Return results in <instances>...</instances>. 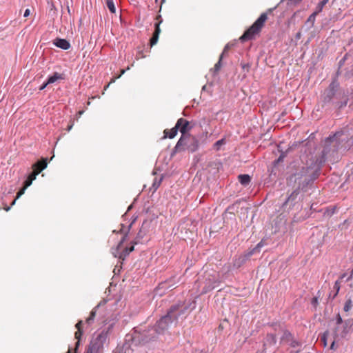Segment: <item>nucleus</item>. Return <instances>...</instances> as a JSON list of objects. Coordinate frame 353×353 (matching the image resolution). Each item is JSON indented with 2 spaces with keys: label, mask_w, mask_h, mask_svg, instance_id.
<instances>
[{
  "label": "nucleus",
  "mask_w": 353,
  "mask_h": 353,
  "mask_svg": "<svg viewBox=\"0 0 353 353\" xmlns=\"http://www.w3.org/2000/svg\"><path fill=\"white\" fill-rule=\"evenodd\" d=\"M106 6L112 13L116 12V7L114 0H105Z\"/></svg>",
  "instance_id": "nucleus-22"
},
{
  "label": "nucleus",
  "mask_w": 353,
  "mask_h": 353,
  "mask_svg": "<svg viewBox=\"0 0 353 353\" xmlns=\"http://www.w3.org/2000/svg\"><path fill=\"white\" fill-rule=\"evenodd\" d=\"M198 147H199L198 141L195 139H192V143L190 145H187L186 150L191 152H194L198 149Z\"/></svg>",
  "instance_id": "nucleus-19"
},
{
  "label": "nucleus",
  "mask_w": 353,
  "mask_h": 353,
  "mask_svg": "<svg viewBox=\"0 0 353 353\" xmlns=\"http://www.w3.org/2000/svg\"><path fill=\"white\" fill-rule=\"evenodd\" d=\"M26 188L27 187L24 185V187L18 192L16 199L21 197L25 193Z\"/></svg>",
  "instance_id": "nucleus-35"
},
{
  "label": "nucleus",
  "mask_w": 353,
  "mask_h": 353,
  "mask_svg": "<svg viewBox=\"0 0 353 353\" xmlns=\"http://www.w3.org/2000/svg\"><path fill=\"white\" fill-rule=\"evenodd\" d=\"M267 19V14L262 13L256 21L239 38L241 41L244 42L254 39L255 36L260 32Z\"/></svg>",
  "instance_id": "nucleus-5"
},
{
  "label": "nucleus",
  "mask_w": 353,
  "mask_h": 353,
  "mask_svg": "<svg viewBox=\"0 0 353 353\" xmlns=\"http://www.w3.org/2000/svg\"><path fill=\"white\" fill-rule=\"evenodd\" d=\"M82 324H83V321H79V322L75 325V327L77 329V331L74 333V337L77 339L75 348H74V351L71 348H69L67 353H77L78 347L80 343L81 338V336L83 334V332L81 330Z\"/></svg>",
  "instance_id": "nucleus-11"
},
{
  "label": "nucleus",
  "mask_w": 353,
  "mask_h": 353,
  "mask_svg": "<svg viewBox=\"0 0 353 353\" xmlns=\"http://www.w3.org/2000/svg\"><path fill=\"white\" fill-rule=\"evenodd\" d=\"M296 39H300L301 38V32H298L296 35Z\"/></svg>",
  "instance_id": "nucleus-47"
},
{
  "label": "nucleus",
  "mask_w": 353,
  "mask_h": 353,
  "mask_svg": "<svg viewBox=\"0 0 353 353\" xmlns=\"http://www.w3.org/2000/svg\"><path fill=\"white\" fill-rule=\"evenodd\" d=\"M241 67L243 70H246L247 71H248V69L250 68V65L248 63H241Z\"/></svg>",
  "instance_id": "nucleus-40"
},
{
  "label": "nucleus",
  "mask_w": 353,
  "mask_h": 353,
  "mask_svg": "<svg viewBox=\"0 0 353 353\" xmlns=\"http://www.w3.org/2000/svg\"><path fill=\"white\" fill-rule=\"evenodd\" d=\"M122 228L121 230V232L123 233L121 239L119 240L117 245L115 248H112V254L114 257H118L119 259H124L131 252L134 250V245L130 246V248L123 247V243L125 241L127 237V233L124 231V225L121 224Z\"/></svg>",
  "instance_id": "nucleus-6"
},
{
  "label": "nucleus",
  "mask_w": 353,
  "mask_h": 353,
  "mask_svg": "<svg viewBox=\"0 0 353 353\" xmlns=\"http://www.w3.org/2000/svg\"><path fill=\"white\" fill-rule=\"evenodd\" d=\"M145 235V232H143L142 231V230H140L139 232L137 234V236L136 238V239L134 240V241L133 242L134 244H137L138 243H139V240L141 239H142Z\"/></svg>",
  "instance_id": "nucleus-28"
},
{
  "label": "nucleus",
  "mask_w": 353,
  "mask_h": 353,
  "mask_svg": "<svg viewBox=\"0 0 353 353\" xmlns=\"http://www.w3.org/2000/svg\"><path fill=\"white\" fill-rule=\"evenodd\" d=\"M10 208H11L10 206L6 207V208H5V210L8 212L10 210Z\"/></svg>",
  "instance_id": "nucleus-50"
},
{
  "label": "nucleus",
  "mask_w": 353,
  "mask_h": 353,
  "mask_svg": "<svg viewBox=\"0 0 353 353\" xmlns=\"http://www.w3.org/2000/svg\"><path fill=\"white\" fill-rule=\"evenodd\" d=\"M165 1V0H161V3H163Z\"/></svg>",
  "instance_id": "nucleus-58"
},
{
  "label": "nucleus",
  "mask_w": 353,
  "mask_h": 353,
  "mask_svg": "<svg viewBox=\"0 0 353 353\" xmlns=\"http://www.w3.org/2000/svg\"><path fill=\"white\" fill-rule=\"evenodd\" d=\"M352 301L350 299H349L345 301L343 310L345 312H348L352 309Z\"/></svg>",
  "instance_id": "nucleus-24"
},
{
  "label": "nucleus",
  "mask_w": 353,
  "mask_h": 353,
  "mask_svg": "<svg viewBox=\"0 0 353 353\" xmlns=\"http://www.w3.org/2000/svg\"><path fill=\"white\" fill-rule=\"evenodd\" d=\"M281 158H282V157L281 156V157L279 158L278 161L281 160Z\"/></svg>",
  "instance_id": "nucleus-57"
},
{
  "label": "nucleus",
  "mask_w": 353,
  "mask_h": 353,
  "mask_svg": "<svg viewBox=\"0 0 353 353\" xmlns=\"http://www.w3.org/2000/svg\"><path fill=\"white\" fill-rule=\"evenodd\" d=\"M334 288L336 290V292L333 295V299L335 298V296H336V295L338 294V293H339V292L340 290V283H339V281H336L335 282L334 285Z\"/></svg>",
  "instance_id": "nucleus-30"
},
{
  "label": "nucleus",
  "mask_w": 353,
  "mask_h": 353,
  "mask_svg": "<svg viewBox=\"0 0 353 353\" xmlns=\"http://www.w3.org/2000/svg\"><path fill=\"white\" fill-rule=\"evenodd\" d=\"M316 14L317 12H313L312 14L310 15V17H308L307 21H306V25H308V29H310L311 28H312L314 25V23H315V20H316Z\"/></svg>",
  "instance_id": "nucleus-21"
},
{
  "label": "nucleus",
  "mask_w": 353,
  "mask_h": 353,
  "mask_svg": "<svg viewBox=\"0 0 353 353\" xmlns=\"http://www.w3.org/2000/svg\"><path fill=\"white\" fill-rule=\"evenodd\" d=\"M225 143V141L224 139H221V140H219L217 141L215 143H214V147L216 148V150H219L220 146L221 145H223V143Z\"/></svg>",
  "instance_id": "nucleus-33"
},
{
  "label": "nucleus",
  "mask_w": 353,
  "mask_h": 353,
  "mask_svg": "<svg viewBox=\"0 0 353 353\" xmlns=\"http://www.w3.org/2000/svg\"><path fill=\"white\" fill-rule=\"evenodd\" d=\"M177 127L179 128V131L183 135H187L186 133L190 131L192 128L190 126V123L187 120L180 118L178 119L176 122Z\"/></svg>",
  "instance_id": "nucleus-12"
},
{
  "label": "nucleus",
  "mask_w": 353,
  "mask_h": 353,
  "mask_svg": "<svg viewBox=\"0 0 353 353\" xmlns=\"http://www.w3.org/2000/svg\"><path fill=\"white\" fill-rule=\"evenodd\" d=\"M160 32H161V30L159 28V23H156L155 24V31H154V34L159 35Z\"/></svg>",
  "instance_id": "nucleus-38"
},
{
  "label": "nucleus",
  "mask_w": 353,
  "mask_h": 353,
  "mask_svg": "<svg viewBox=\"0 0 353 353\" xmlns=\"http://www.w3.org/2000/svg\"><path fill=\"white\" fill-rule=\"evenodd\" d=\"M63 77L61 76V74H59L58 72H55L53 75L50 76L47 81H46V84H52V83H54V82H56L57 80L59 79H62Z\"/></svg>",
  "instance_id": "nucleus-20"
},
{
  "label": "nucleus",
  "mask_w": 353,
  "mask_h": 353,
  "mask_svg": "<svg viewBox=\"0 0 353 353\" xmlns=\"http://www.w3.org/2000/svg\"><path fill=\"white\" fill-rule=\"evenodd\" d=\"M338 339H334V338H333V341H332V343H331V345H330V349H331V350H336V346H335V343H336V340H338Z\"/></svg>",
  "instance_id": "nucleus-39"
},
{
  "label": "nucleus",
  "mask_w": 353,
  "mask_h": 353,
  "mask_svg": "<svg viewBox=\"0 0 353 353\" xmlns=\"http://www.w3.org/2000/svg\"><path fill=\"white\" fill-rule=\"evenodd\" d=\"M48 84H46V82L44 83L40 88V90H43V89H45L46 88V86L48 85Z\"/></svg>",
  "instance_id": "nucleus-43"
},
{
  "label": "nucleus",
  "mask_w": 353,
  "mask_h": 353,
  "mask_svg": "<svg viewBox=\"0 0 353 353\" xmlns=\"http://www.w3.org/2000/svg\"><path fill=\"white\" fill-rule=\"evenodd\" d=\"M105 303H106V301L105 300H103V301H100V303L91 311L89 317L87 318L86 321H85V322H86L88 325H91L94 323V319H95V316H96L97 310L99 307H101L103 305H104Z\"/></svg>",
  "instance_id": "nucleus-14"
},
{
  "label": "nucleus",
  "mask_w": 353,
  "mask_h": 353,
  "mask_svg": "<svg viewBox=\"0 0 353 353\" xmlns=\"http://www.w3.org/2000/svg\"><path fill=\"white\" fill-rule=\"evenodd\" d=\"M312 304L314 306H316L318 304V298L314 297L312 300Z\"/></svg>",
  "instance_id": "nucleus-41"
},
{
  "label": "nucleus",
  "mask_w": 353,
  "mask_h": 353,
  "mask_svg": "<svg viewBox=\"0 0 353 353\" xmlns=\"http://www.w3.org/2000/svg\"><path fill=\"white\" fill-rule=\"evenodd\" d=\"M78 114H79V116H81V115H82V114H83V110L79 111V112H78Z\"/></svg>",
  "instance_id": "nucleus-52"
},
{
  "label": "nucleus",
  "mask_w": 353,
  "mask_h": 353,
  "mask_svg": "<svg viewBox=\"0 0 353 353\" xmlns=\"http://www.w3.org/2000/svg\"><path fill=\"white\" fill-rule=\"evenodd\" d=\"M328 0H323L319 3V10H321L323 6L327 3Z\"/></svg>",
  "instance_id": "nucleus-37"
},
{
  "label": "nucleus",
  "mask_w": 353,
  "mask_h": 353,
  "mask_svg": "<svg viewBox=\"0 0 353 353\" xmlns=\"http://www.w3.org/2000/svg\"><path fill=\"white\" fill-rule=\"evenodd\" d=\"M221 60H222V59H221V57H220V58H219V61H218V62L215 64V65H214V70H215L216 72L219 71V70H220V68H221Z\"/></svg>",
  "instance_id": "nucleus-36"
},
{
  "label": "nucleus",
  "mask_w": 353,
  "mask_h": 353,
  "mask_svg": "<svg viewBox=\"0 0 353 353\" xmlns=\"http://www.w3.org/2000/svg\"><path fill=\"white\" fill-rule=\"evenodd\" d=\"M347 57H348V54H346L343 57V58H342V59H344V61H345V60H347Z\"/></svg>",
  "instance_id": "nucleus-48"
},
{
  "label": "nucleus",
  "mask_w": 353,
  "mask_h": 353,
  "mask_svg": "<svg viewBox=\"0 0 353 353\" xmlns=\"http://www.w3.org/2000/svg\"><path fill=\"white\" fill-rule=\"evenodd\" d=\"M263 241H261L250 252V255H252L254 252H256V251H259L260 248H262L264 245Z\"/></svg>",
  "instance_id": "nucleus-27"
},
{
  "label": "nucleus",
  "mask_w": 353,
  "mask_h": 353,
  "mask_svg": "<svg viewBox=\"0 0 353 353\" xmlns=\"http://www.w3.org/2000/svg\"><path fill=\"white\" fill-rule=\"evenodd\" d=\"M231 46H232V45H230V43H228L225 45L221 54L220 55L221 59H223V56L228 52V50L231 48Z\"/></svg>",
  "instance_id": "nucleus-32"
},
{
  "label": "nucleus",
  "mask_w": 353,
  "mask_h": 353,
  "mask_svg": "<svg viewBox=\"0 0 353 353\" xmlns=\"http://www.w3.org/2000/svg\"><path fill=\"white\" fill-rule=\"evenodd\" d=\"M336 134H334V137H329L328 139H334V138L336 136Z\"/></svg>",
  "instance_id": "nucleus-54"
},
{
  "label": "nucleus",
  "mask_w": 353,
  "mask_h": 353,
  "mask_svg": "<svg viewBox=\"0 0 353 353\" xmlns=\"http://www.w3.org/2000/svg\"><path fill=\"white\" fill-rule=\"evenodd\" d=\"M344 63H345L344 59H341L340 60V61H339V66L343 65L344 64Z\"/></svg>",
  "instance_id": "nucleus-44"
},
{
  "label": "nucleus",
  "mask_w": 353,
  "mask_h": 353,
  "mask_svg": "<svg viewBox=\"0 0 353 353\" xmlns=\"http://www.w3.org/2000/svg\"><path fill=\"white\" fill-rule=\"evenodd\" d=\"M155 1H156V2H157V1H158V0H155Z\"/></svg>",
  "instance_id": "nucleus-59"
},
{
  "label": "nucleus",
  "mask_w": 353,
  "mask_h": 353,
  "mask_svg": "<svg viewBox=\"0 0 353 353\" xmlns=\"http://www.w3.org/2000/svg\"><path fill=\"white\" fill-rule=\"evenodd\" d=\"M171 281H166L165 283H162L159 285V288L161 289H168L173 286V285L170 284Z\"/></svg>",
  "instance_id": "nucleus-29"
},
{
  "label": "nucleus",
  "mask_w": 353,
  "mask_h": 353,
  "mask_svg": "<svg viewBox=\"0 0 353 353\" xmlns=\"http://www.w3.org/2000/svg\"><path fill=\"white\" fill-rule=\"evenodd\" d=\"M347 57H348V54H346L343 57V58H342V59H344V61H345V60H347Z\"/></svg>",
  "instance_id": "nucleus-49"
},
{
  "label": "nucleus",
  "mask_w": 353,
  "mask_h": 353,
  "mask_svg": "<svg viewBox=\"0 0 353 353\" xmlns=\"http://www.w3.org/2000/svg\"><path fill=\"white\" fill-rule=\"evenodd\" d=\"M348 102V97L345 94V92H341V97L340 99H338V100L335 101L334 105L339 108H343V107H345Z\"/></svg>",
  "instance_id": "nucleus-15"
},
{
  "label": "nucleus",
  "mask_w": 353,
  "mask_h": 353,
  "mask_svg": "<svg viewBox=\"0 0 353 353\" xmlns=\"http://www.w3.org/2000/svg\"><path fill=\"white\" fill-rule=\"evenodd\" d=\"M196 307L194 302H191L188 305H175L170 307L166 315L162 316L157 321L155 327L158 333L163 334L170 327L171 325L176 324L179 319L184 316L188 310H192Z\"/></svg>",
  "instance_id": "nucleus-2"
},
{
  "label": "nucleus",
  "mask_w": 353,
  "mask_h": 353,
  "mask_svg": "<svg viewBox=\"0 0 353 353\" xmlns=\"http://www.w3.org/2000/svg\"><path fill=\"white\" fill-rule=\"evenodd\" d=\"M48 163L47 159H43L42 161H39L33 165L34 168L36 170L32 172L25 181L24 185L29 187L31 185L32 181L35 180L37 176L47 167Z\"/></svg>",
  "instance_id": "nucleus-8"
},
{
  "label": "nucleus",
  "mask_w": 353,
  "mask_h": 353,
  "mask_svg": "<svg viewBox=\"0 0 353 353\" xmlns=\"http://www.w3.org/2000/svg\"><path fill=\"white\" fill-rule=\"evenodd\" d=\"M339 84L337 82H332L329 87L324 91L322 96V101L324 104L334 105L336 100L340 99L341 92H338Z\"/></svg>",
  "instance_id": "nucleus-7"
},
{
  "label": "nucleus",
  "mask_w": 353,
  "mask_h": 353,
  "mask_svg": "<svg viewBox=\"0 0 353 353\" xmlns=\"http://www.w3.org/2000/svg\"><path fill=\"white\" fill-rule=\"evenodd\" d=\"M178 130H179V128L177 127L176 124L175 125V126L174 128H172L170 130L169 133H168V131L167 130H165L164 131V133H165L164 138L169 137L170 139H173L176 135Z\"/></svg>",
  "instance_id": "nucleus-18"
},
{
  "label": "nucleus",
  "mask_w": 353,
  "mask_h": 353,
  "mask_svg": "<svg viewBox=\"0 0 353 353\" xmlns=\"http://www.w3.org/2000/svg\"><path fill=\"white\" fill-rule=\"evenodd\" d=\"M109 85H110V83L107 85V86L105 88V90H106V88H107L108 87H109Z\"/></svg>",
  "instance_id": "nucleus-56"
},
{
  "label": "nucleus",
  "mask_w": 353,
  "mask_h": 353,
  "mask_svg": "<svg viewBox=\"0 0 353 353\" xmlns=\"http://www.w3.org/2000/svg\"><path fill=\"white\" fill-rule=\"evenodd\" d=\"M30 11L29 9H26L24 12L23 17H27L30 15Z\"/></svg>",
  "instance_id": "nucleus-42"
},
{
  "label": "nucleus",
  "mask_w": 353,
  "mask_h": 353,
  "mask_svg": "<svg viewBox=\"0 0 353 353\" xmlns=\"http://www.w3.org/2000/svg\"><path fill=\"white\" fill-rule=\"evenodd\" d=\"M105 324L108 325V327L93 335L86 353H103L104 347L108 343V336L115 324V319L110 320Z\"/></svg>",
  "instance_id": "nucleus-3"
},
{
  "label": "nucleus",
  "mask_w": 353,
  "mask_h": 353,
  "mask_svg": "<svg viewBox=\"0 0 353 353\" xmlns=\"http://www.w3.org/2000/svg\"><path fill=\"white\" fill-rule=\"evenodd\" d=\"M352 323L350 320L345 321L341 326H336L332 334L334 339H342L350 332Z\"/></svg>",
  "instance_id": "nucleus-9"
},
{
  "label": "nucleus",
  "mask_w": 353,
  "mask_h": 353,
  "mask_svg": "<svg viewBox=\"0 0 353 353\" xmlns=\"http://www.w3.org/2000/svg\"><path fill=\"white\" fill-rule=\"evenodd\" d=\"M132 224V223H131L128 226V228H127V229H128V231H129V230H130V228H131Z\"/></svg>",
  "instance_id": "nucleus-53"
},
{
  "label": "nucleus",
  "mask_w": 353,
  "mask_h": 353,
  "mask_svg": "<svg viewBox=\"0 0 353 353\" xmlns=\"http://www.w3.org/2000/svg\"><path fill=\"white\" fill-rule=\"evenodd\" d=\"M160 334L155 327L148 330L135 327L132 336V343L135 345H145L150 341H155Z\"/></svg>",
  "instance_id": "nucleus-4"
},
{
  "label": "nucleus",
  "mask_w": 353,
  "mask_h": 353,
  "mask_svg": "<svg viewBox=\"0 0 353 353\" xmlns=\"http://www.w3.org/2000/svg\"><path fill=\"white\" fill-rule=\"evenodd\" d=\"M158 39H159V35L153 34V36L150 39V44L152 46L155 45L157 43Z\"/></svg>",
  "instance_id": "nucleus-31"
},
{
  "label": "nucleus",
  "mask_w": 353,
  "mask_h": 353,
  "mask_svg": "<svg viewBox=\"0 0 353 353\" xmlns=\"http://www.w3.org/2000/svg\"><path fill=\"white\" fill-rule=\"evenodd\" d=\"M189 139V137L188 135H183L181 137V138L177 141L174 148V152H177L181 150H185L186 147L188 145L187 140Z\"/></svg>",
  "instance_id": "nucleus-13"
},
{
  "label": "nucleus",
  "mask_w": 353,
  "mask_h": 353,
  "mask_svg": "<svg viewBox=\"0 0 353 353\" xmlns=\"http://www.w3.org/2000/svg\"><path fill=\"white\" fill-rule=\"evenodd\" d=\"M328 336H329V332L328 331H325L322 336H321V341H323V345L324 347H326L327 346V339H328Z\"/></svg>",
  "instance_id": "nucleus-25"
},
{
  "label": "nucleus",
  "mask_w": 353,
  "mask_h": 353,
  "mask_svg": "<svg viewBox=\"0 0 353 353\" xmlns=\"http://www.w3.org/2000/svg\"><path fill=\"white\" fill-rule=\"evenodd\" d=\"M114 81H115V79H112L111 80V81L110 82V83H114Z\"/></svg>",
  "instance_id": "nucleus-55"
},
{
  "label": "nucleus",
  "mask_w": 353,
  "mask_h": 353,
  "mask_svg": "<svg viewBox=\"0 0 353 353\" xmlns=\"http://www.w3.org/2000/svg\"><path fill=\"white\" fill-rule=\"evenodd\" d=\"M238 178L241 184L244 186L248 185L251 181V177L249 174H240Z\"/></svg>",
  "instance_id": "nucleus-17"
},
{
  "label": "nucleus",
  "mask_w": 353,
  "mask_h": 353,
  "mask_svg": "<svg viewBox=\"0 0 353 353\" xmlns=\"http://www.w3.org/2000/svg\"><path fill=\"white\" fill-rule=\"evenodd\" d=\"M125 72V70H122L121 72L120 75L117 77V78H119L122 74H123Z\"/></svg>",
  "instance_id": "nucleus-46"
},
{
  "label": "nucleus",
  "mask_w": 353,
  "mask_h": 353,
  "mask_svg": "<svg viewBox=\"0 0 353 353\" xmlns=\"http://www.w3.org/2000/svg\"><path fill=\"white\" fill-rule=\"evenodd\" d=\"M318 176L319 171L310 166L302 167L301 170L290 176L288 178L289 184L297 185V188L288 197L284 205L288 202L294 201L299 193V190H305L310 183L317 179Z\"/></svg>",
  "instance_id": "nucleus-1"
},
{
  "label": "nucleus",
  "mask_w": 353,
  "mask_h": 353,
  "mask_svg": "<svg viewBox=\"0 0 353 353\" xmlns=\"http://www.w3.org/2000/svg\"><path fill=\"white\" fill-rule=\"evenodd\" d=\"M205 285L202 290V293H206L212 289L214 288L216 286V283H218V279L216 274H214L208 272L205 273Z\"/></svg>",
  "instance_id": "nucleus-10"
},
{
  "label": "nucleus",
  "mask_w": 353,
  "mask_h": 353,
  "mask_svg": "<svg viewBox=\"0 0 353 353\" xmlns=\"http://www.w3.org/2000/svg\"><path fill=\"white\" fill-rule=\"evenodd\" d=\"M336 208V206L327 208L324 212V216H332L335 213Z\"/></svg>",
  "instance_id": "nucleus-23"
},
{
  "label": "nucleus",
  "mask_w": 353,
  "mask_h": 353,
  "mask_svg": "<svg viewBox=\"0 0 353 353\" xmlns=\"http://www.w3.org/2000/svg\"><path fill=\"white\" fill-rule=\"evenodd\" d=\"M343 319L339 314L336 316V326H341V325L343 324Z\"/></svg>",
  "instance_id": "nucleus-34"
},
{
  "label": "nucleus",
  "mask_w": 353,
  "mask_h": 353,
  "mask_svg": "<svg viewBox=\"0 0 353 353\" xmlns=\"http://www.w3.org/2000/svg\"><path fill=\"white\" fill-rule=\"evenodd\" d=\"M263 241H261L250 252V255H252L254 252H256V251H259L260 248H262L264 245Z\"/></svg>",
  "instance_id": "nucleus-26"
},
{
  "label": "nucleus",
  "mask_w": 353,
  "mask_h": 353,
  "mask_svg": "<svg viewBox=\"0 0 353 353\" xmlns=\"http://www.w3.org/2000/svg\"><path fill=\"white\" fill-rule=\"evenodd\" d=\"M72 127H73V123H72L71 125H68V126L67 130H68V131L71 130V129L72 128Z\"/></svg>",
  "instance_id": "nucleus-45"
},
{
  "label": "nucleus",
  "mask_w": 353,
  "mask_h": 353,
  "mask_svg": "<svg viewBox=\"0 0 353 353\" xmlns=\"http://www.w3.org/2000/svg\"><path fill=\"white\" fill-rule=\"evenodd\" d=\"M17 199L15 198V199L12 202L11 205H14L16 203Z\"/></svg>",
  "instance_id": "nucleus-51"
},
{
  "label": "nucleus",
  "mask_w": 353,
  "mask_h": 353,
  "mask_svg": "<svg viewBox=\"0 0 353 353\" xmlns=\"http://www.w3.org/2000/svg\"><path fill=\"white\" fill-rule=\"evenodd\" d=\"M54 44L63 50H68L70 47V43L65 39H56L54 41Z\"/></svg>",
  "instance_id": "nucleus-16"
}]
</instances>
